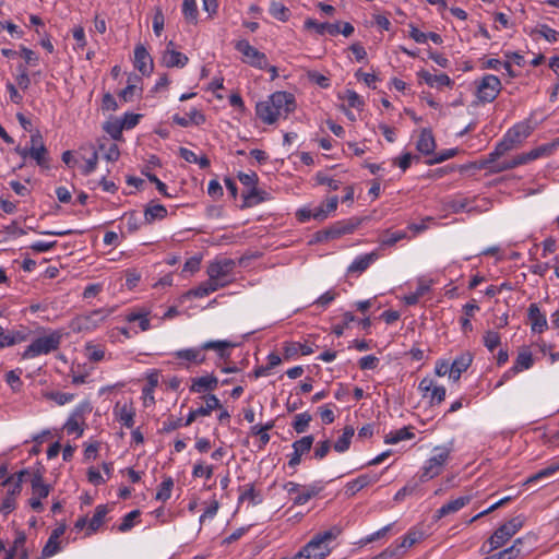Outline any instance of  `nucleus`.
Returning <instances> with one entry per match:
<instances>
[{
	"label": "nucleus",
	"instance_id": "f257e3e1",
	"mask_svg": "<svg viewBox=\"0 0 559 559\" xmlns=\"http://www.w3.org/2000/svg\"><path fill=\"white\" fill-rule=\"evenodd\" d=\"M554 147L555 144L540 145L527 153L519 154L515 157L508 160H502L501 163H496L490 154H488L486 157L474 162L471 167L476 169H487L489 173L498 174L504 170L513 169L520 165H524L534 159H537L540 156L547 155L554 150Z\"/></svg>",
	"mask_w": 559,
	"mask_h": 559
},
{
	"label": "nucleus",
	"instance_id": "f03ea898",
	"mask_svg": "<svg viewBox=\"0 0 559 559\" xmlns=\"http://www.w3.org/2000/svg\"><path fill=\"white\" fill-rule=\"evenodd\" d=\"M341 534L337 526L316 534L297 554L296 559H324L330 552V543Z\"/></svg>",
	"mask_w": 559,
	"mask_h": 559
},
{
	"label": "nucleus",
	"instance_id": "7ed1b4c3",
	"mask_svg": "<svg viewBox=\"0 0 559 559\" xmlns=\"http://www.w3.org/2000/svg\"><path fill=\"white\" fill-rule=\"evenodd\" d=\"M438 453L431 456L425 464L419 475V481L426 483L441 474L444 464L450 456V449L436 448Z\"/></svg>",
	"mask_w": 559,
	"mask_h": 559
},
{
	"label": "nucleus",
	"instance_id": "20e7f679",
	"mask_svg": "<svg viewBox=\"0 0 559 559\" xmlns=\"http://www.w3.org/2000/svg\"><path fill=\"white\" fill-rule=\"evenodd\" d=\"M60 340L61 336L58 333H51L49 335L38 337L27 346L22 357L24 359H28L56 350L60 344Z\"/></svg>",
	"mask_w": 559,
	"mask_h": 559
},
{
	"label": "nucleus",
	"instance_id": "39448f33",
	"mask_svg": "<svg viewBox=\"0 0 559 559\" xmlns=\"http://www.w3.org/2000/svg\"><path fill=\"white\" fill-rule=\"evenodd\" d=\"M522 526L523 519L521 516H515L509 522L499 526L488 539V543L490 544V550L503 546L512 536L518 533Z\"/></svg>",
	"mask_w": 559,
	"mask_h": 559
},
{
	"label": "nucleus",
	"instance_id": "423d86ee",
	"mask_svg": "<svg viewBox=\"0 0 559 559\" xmlns=\"http://www.w3.org/2000/svg\"><path fill=\"white\" fill-rule=\"evenodd\" d=\"M500 91L501 82L499 78L487 74L477 83L476 97L480 103H491L497 98Z\"/></svg>",
	"mask_w": 559,
	"mask_h": 559
},
{
	"label": "nucleus",
	"instance_id": "0eeeda50",
	"mask_svg": "<svg viewBox=\"0 0 559 559\" xmlns=\"http://www.w3.org/2000/svg\"><path fill=\"white\" fill-rule=\"evenodd\" d=\"M235 49L242 53L243 62L250 64L251 67L259 69L267 68V58L265 53L251 46L248 40H238L235 45Z\"/></svg>",
	"mask_w": 559,
	"mask_h": 559
},
{
	"label": "nucleus",
	"instance_id": "6e6552de",
	"mask_svg": "<svg viewBox=\"0 0 559 559\" xmlns=\"http://www.w3.org/2000/svg\"><path fill=\"white\" fill-rule=\"evenodd\" d=\"M110 312V310L97 309L90 313L78 316L73 319L71 328L76 332L94 329L103 322Z\"/></svg>",
	"mask_w": 559,
	"mask_h": 559
},
{
	"label": "nucleus",
	"instance_id": "1a4fd4ad",
	"mask_svg": "<svg viewBox=\"0 0 559 559\" xmlns=\"http://www.w3.org/2000/svg\"><path fill=\"white\" fill-rule=\"evenodd\" d=\"M269 104L273 106L277 115L285 114L286 116L294 111L296 108L295 97L287 92H275L269 97Z\"/></svg>",
	"mask_w": 559,
	"mask_h": 559
},
{
	"label": "nucleus",
	"instance_id": "9d476101",
	"mask_svg": "<svg viewBox=\"0 0 559 559\" xmlns=\"http://www.w3.org/2000/svg\"><path fill=\"white\" fill-rule=\"evenodd\" d=\"M203 399L205 400V405L191 411L183 424L185 426H190L199 416H209L212 411L222 408V404L216 395L207 394Z\"/></svg>",
	"mask_w": 559,
	"mask_h": 559
},
{
	"label": "nucleus",
	"instance_id": "9b49d317",
	"mask_svg": "<svg viewBox=\"0 0 559 559\" xmlns=\"http://www.w3.org/2000/svg\"><path fill=\"white\" fill-rule=\"evenodd\" d=\"M173 46H174V43L169 41L166 50L163 53V58H162L163 63L167 68L185 67L188 63V60H189L188 57L186 55L173 49Z\"/></svg>",
	"mask_w": 559,
	"mask_h": 559
},
{
	"label": "nucleus",
	"instance_id": "f8f14e48",
	"mask_svg": "<svg viewBox=\"0 0 559 559\" xmlns=\"http://www.w3.org/2000/svg\"><path fill=\"white\" fill-rule=\"evenodd\" d=\"M134 66L143 75H148L153 70V60L143 46L134 49Z\"/></svg>",
	"mask_w": 559,
	"mask_h": 559
},
{
	"label": "nucleus",
	"instance_id": "ddd939ff",
	"mask_svg": "<svg viewBox=\"0 0 559 559\" xmlns=\"http://www.w3.org/2000/svg\"><path fill=\"white\" fill-rule=\"evenodd\" d=\"M527 317L533 332L543 333L548 328L546 317L540 312L539 307L536 304L530 305Z\"/></svg>",
	"mask_w": 559,
	"mask_h": 559
},
{
	"label": "nucleus",
	"instance_id": "4468645a",
	"mask_svg": "<svg viewBox=\"0 0 559 559\" xmlns=\"http://www.w3.org/2000/svg\"><path fill=\"white\" fill-rule=\"evenodd\" d=\"M361 223V218L352 217L349 219L340 221L330 226L332 238L336 239L343 235L352 234Z\"/></svg>",
	"mask_w": 559,
	"mask_h": 559
},
{
	"label": "nucleus",
	"instance_id": "2eb2a0df",
	"mask_svg": "<svg viewBox=\"0 0 559 559\" xmlns=\"http://www.w3.org/2000/svg\"><path fill=\"white\" fill-rule=\"evenodd\" d=\"M379 480V475L377 474H364L358 476L356 479L349 481L346 485V495L349 497L355 496L362 488L374 484Z\"/></svg>",
	"mask_w": 559,
	"mask_h": 559
},
{
	"label": "nucleus",
	"instance_id": "dca6fc26",
	"mask_svg": "<svg viewBox=\"0 0 559 559\" xmlns=\"http://www.w3.org/2000/svg\"><path fill=\"white\" fill-rule=\"evenodd\" d=\"M218 385V379L213 376H204L200 378H193L190 386L191 392L205 393L214 391Z\"/></svg>",
	"mask_w": 559,
	"mask_h": 559
},
{
	"label": "nucleus",
	"instance_id": "f3484780",
	"mask_svg": "<svg viewBox=\"0 0 559 559\" xmlns=\"http://www.w3.org/2000/svg\"><path fill=\"white\" fill-rule=\"evenodd\" d=\"M419 79L431 87L452 86L453 81L444 73L431 74L427 70L418 72Z\"/></svg>",
	"mask_w": 559,
	"mask_h": 559
},
{
	"label": "nucleus",
	"instance_id": "a211bd4d",
	"mask_svg": "<svg viewBox=\"0 0 559 559\" xmlns=\"http://www.w3.org/2000/svg\"><path fill=\"white\" fill-rule=\"evenodd\" d=\"M471 501V496H462L459 497L445 504H443L436 513L437 519H441L445 515L452 514L461 510L463 507L468 504Z\"/></svg>",
	"mask_w": 559,
	"mask_h": 559
},
{
	"label": "nucleus",
	"instance_id": "6ab92c4d",
	"mask_svg": "<svg viewBox=\"0 0 559 559\" xmlns=\"http://www.w3.org/2000/svg\"><path fill=\"white\" fill-rule=\"evenodd\" d=\"M64 526H59L52 531L50 537L41 550V556L44 558H49L59 551L58 539L64 534Z\"/></svg>",
	"mask_w": 559,
	"mask_h": 559
},
{
	"label": "nucleus",
	"instance_id": "aec40b11",
	"mask_svg": "<svg viewBox=\"0 0 559 559\" xmlns=\"http://www.w3.org/2000/svg\"><path fill=\"white\" fill-rule=\"evenodd\" d=\"M32 493L38 498H46L50 492V485L44 483L43 473L38 468L36 469L31 479Z\"/></svg>",
	"mask_w": 559,
	"mask_h": 559
},
{
	"label": "nucleus",
	"instance_id": "412c9836",
	"mask_svg": "<svg viewBox=\"0 0 559 559\" xmlns=\"http://www.w3.org/2000/svg\"><path fill=\"white\" fill-rule=\"evenodd\" d=\"M305 27L307 29H314L319 35H324L325 33H328L332 36H335L340 33L338 23H320L312 19H308L305 21Z\"/></svg>",
	"mask_w": 559,
	"mask_h": 559
},
{
	"label": "nucleus",
	"instance_id": "4be33fe9",
	"mask_svg": "<svg viewBox=\"0 0 559 559\" xmlns=\"http://www.w3.org/2000/svg\"><path fill=\"white\" fill-rule=\"evenodd\" d=\"M221 286H223L219 283H216L214 280H207L203 283H201L195 288H192L186 293L187 297H194V298H202L205 297L214 292H216Z\"/></svg>",
	"mask_w": 559,
	"mask_h": 559
},
{
	"label": "nucleus",
	"instance_id": "5701e85b",
	"mask_svg": "<svg viewBox=\"0 0 559 559\" xmlns=\"http://www.w3.org/2000/svg\"><path fill=\"white\" fill-rule=\"evenodd\" d=\"M416 148L424 155L432 154L436 148V142L431 130L423 129L416 144Z\"/></svg>",
	"mask_w": 559,
	"mask_h": 559
},
{
	"label": "nucleus",
	"instance_id": "b1692460",
	"mask_svg": "<svg viewBox=\"0 0 559 559\" xmlns=\"http://www.w3.org/2000/svg\"><path fill=\"white\" fill-rule=\"evenodd\" d=\"M532 133V127L527 123H519L509 129L506 135L518 146Z\"/></svg>",
	"mask_w": 559,
	"mask_h": 559
},
{
	"label": "nucleus",
	"instance_id": "393cba45",
	"mask_svg": "<svg viewBox=\"0 0 559 559\" xmlns=\"http://www.w3.org/2000/svg\"><path fill=\"white\" fill-rule=\"evenodd\" d=\"M255 114L258 118L267 124H273L278 117L277 111L269 104V99L257 104Z\"/></svg>",
	"mask_w": 559,
	"mask_h": 559
},
{
	"label": "nucleus",
	"instance_id": "a878e982",
	"mask_svg": "<svg viewBox=\"0 0 559 559\" xmlns=\"http://www.w3.org/2000/svg\"><path fill=\"white\" fill-rule=\"evenodd\" d=\"M173 120L178 126L186 128L190 124L200 126V124L204 123L205 116L201 111L193 109L188 114V117H181L179 115H175L173 117Z\"/></svg>",
	"mask_w": 559,
	"mask_h": 559
},
{
	"label": "nucleus",
	"instance_id": "bb28decb",
	"mask_svg": "<svg viewBox=\"0 0 559 559\" xmlns=\"http://www.w3.org/2000/svg\"><path fill=\"white\" fill-rule=\"evenodd\" d=\"M376 259L377 253L374 252L360 255L348 266L347 271L348 273H361L366 271Z\"/></svg>",
	"mask_w": 559,
	"mask_h": 559
},
{
	"label": "nucleus",
	"instance_id": "cd10ccee",
	"mask_svg": "<svg viewBox=\"0 0 559 559\" xmlns=\"http://www.w3.org/2000/svg\"><path fill=\"white\" fill-rule=\"evenodd\" d=\"M532 365H533L532 354L528 352L520 353L518 355L514 366L510 369V371H508L503 376V379L510 378V373H516L522 369H528L532 367Z\"/></svg>",
	"mask_w": 559,
	"mask_h": 559
},
{
	"label": "nucleus",
	"instance_id": "c85d7f7f",
	"mask_svg": "<svg viewBox=\"0 0 559 559\" xmlns=\"http://www.w3.org/2000/svg\"><path fill=\"white\" fill-rule=\"evenodd\" d=\"M355 435V429L353 426H346L343 430V435L337 439L334 443L333 448L336 452L343 453L347 451L350 447L352 438Z\"/></svg>",
	"mask_w": 559,
	"mask_h": 559
},
{
	"label": "nucleus",
	"instance_id": "c756f323",
	"mask_svg": "<svg viewBox=\"0 0 559 559\" xmlns=\"http://www.w3.org/2000/svg\"><path fill=\"white\" fill-rule=\"evenodd\" d=\"M231 262L226 261L224 263L217 262L212 263L207 269V274L210 280H214L216 283H218V280L221 277H224L227 275L228 271L231 267Z\"/></svg>",
	"mask_w": 559,
	"mask_h": 559
},
{
	"label": "nucleus",
	"instance_id": "7c9ffc66",
	"mask_svg": "<svg viewBox=\"0 0 559 559\" xmlns=\"http://www.w3.org/2000/svg\"><path fill=\"white\" fill-rule=\"evenodd\" d=\"M115 411L118 415V419L127 427L132 428L134 425V411L131 406L123 405L119 407V404L116 405Z\"/></svg>",
	"mask_w": 559,
	"mask_h": 559
},
{
	"label": "nucleus",
	"instance_id": "2f4dec72",
	"mask_svg": "<svg viewBox=\"0 0 559 559\" xmlns=\"http://www.w3.org/2000/svg\"><path fill=\"white\" fill-rule=\"evenodd\" d=\"M320 491V488L316 486H301V491L293 498L294 504L302 506L307 503L311 498L316 497Z\"/></svg>",
	"mask_w": 559,
	"mask_h": 559
},
{
	"label": "nucleus",
	"instance_id": "473e14b6",
	"mask_svg": "<svg viewBox=\"0 0 559 559\" xmlns=\"http://www.w3.org/2000/svg\"><path fill=\"white\" fill-rule=\"evenodd\" d=\"M516 147L512 140H510L506 134L503 139L496 145L495 150L490 153V156L493 158L496 163H501L502 160H499L507 152L511 151L512 148Z\"/></svg>",
	"mask_w": 559,
	"mask_h": 559
},
{
	"label": "nucleus",
	"instance_id": "72a5a7b5",
	"mask_svg": "<svg viewBox=\"0 0 559 559\" xmlns=\"http://www.w3.org/2000/svg\"><path fill=\"white\" fill-rule=\"evenodd\" d=\"M107 513H108V508L106 504H99L96 507L95 513H94L92 520L88 522L87 530H88L90 534L95 533L100 527V525L103 524L104 518L106 516Z\"/></svg>",
	"mask_w": 559,
	"mask_h": 559
},
{
	"label": "nucleus",
	"instance_id": "f704fd0d",
	"mask_svg": "<svg viewBox=\"0 0 559 559\" xmlns=\"http://www.w3.org/2000/svg\"><path fill=\"white\" fill-rule=\"evenodd\" d=\"M266 193L258 190L255 187L251 188L249 192L243 193V205L242 207H251L265 200Z\"/></svg>",
	"mask_w": 559,
	"mask_h": 559
},
{
	"label": "nucleus",
	"instance_id": "c9c22d12",
	"mask_svg": "<svg viewBox=\"0 0 559 559\" xmlns=\"http://www.w3.org/2000/svg\"><path fill=\"white\" fill-rule=\"evenodd\" d=\"M48 152L45 145L29 147V156L36 160L37 165L44 168L49 167Z\"/></svg>",
	"mask_w": 559,
	"mask_h": 559
},
{
	"label": "nucleus",
	"instance_id": "e433bc0d",
	"mask_svg": "<svg viewBox=\"0 0 559 559\" xmlns=\"http://www.w3.org/2000/svg\"><path fill=\"white\" fill-rule=\"evenodd\" d=\"M472 361H473V357H472L471 353L465 352V353L461 354L451 364V367L453 368V372L463 373L471 366Z\"/></svg>",
	"mask_w": 559,
	"mask_h": 559
},
{
	"label": "nucleus",
	"instance_id": "4c0bfd02",
	"mask_svg": "<svg viewBox=\"0 0 559 559\" xmlns=\"http://www.w3.org/2000/svg\"><path fill=\"white\" fill-rule=\"evenodd\" d=\"M414 437V433L409 431L407 427L401 428L394 432H390L385 436L384 442L386 444H394L402 440L412 439Z\"/></svg>",
	"mask_w": 559,
	"mask_h": 559
},
{
	"label": "nucleus",
	"instance_id": "58836bf2",
	"mask_svg": "<svg viewBox=\"0 0 559 559\" xmlns=\"http://www.w3.org/2000/svg\"><path fill=\"white\" fill-rule=\"evenodd\" d=\"M270 13L278 21L286 22L289 19L290 12L287 7L277 1H272L270 4Z\"/></svg>",
	"mask_w": 559,
	"mask_h": 559
},
{
	"label": "nucleus",
	"instance_id": "ea45409f",
	"mask_svg": "<svg viewBox=\"0 0 559 559\" xmlns=\"http://www.w3.org/2000/svg\"><path fill=\"white\" fill-rule=\"evenodd\" d=\"M167 215V210L164 205L155 204L146 207L144 216L146 222L151 223L154 219H162Z\"/></svg>",
	"mask_w": 559,
	"mask_h": 559
},
{
	"label": "nucleus",
	"instance_id": "a19ab883",
	"mask_svg": "<svg viewBox=\"0 0 559 559\" xmlns=\"http://www.w3.org/2000/svg\"><path fill=\"white\" fill-rule=\"evenodd\" d=\"M104 130L114 139V140H121L122 138V130H123V123L119 119H115L112 121H107L104 124Z\"/></svg>",
	"mask_w": 559,
	"mask_h": 559
},
{
	"label": "nucleus",
	"instance_id": "79ce46f5",
	"mask_svg": "<svg viewBox=\"0 0 559 559\" xmlns=\"http://www.w3.org/2000/svg\"><path fill=\"white\" fill-rule=\"evenodd\" d=\"M312 417L309 413H301L295 416V420L293 423V428L297 433H304L307 431L308 426Z\"/></svg>",
	"mask_w": 559,
	"mask_h": 559
},
{
	"label": "nucleus",
	"instance_id": "37998d69",
	"mask_svg": "<svg viewBox=\"0 0 559 559\" xmlns=\"http://www.w3.org/2000/svg\"><path fill=\"white\" fill-rule=\"evenodd\" d=\"M313 441H314L313 436L309 435V436L302 437L299 440H296L292 447L296 452L304 455L311 450Z\"/></svg>",
	"mask_w": 559,
	"mask_h": 559
},
{
	"label": "nucleus",
	"instance_id": "c03bdc74",
	"mask_svg": "<svg viewBox=\"0 0 559 559\" xmlns=\"http://www.w3.org/2000/svg\"><path fill=\"white\" fill-rule=\"evenodd\" d=\"M559 471V463H555V464H551L549 465L548 467L546 468H543L540 469L539 472L535 473L534 475H532L528 479H527V484L530 483H536L538 480H542V479H545V478H548L550 476H552L555 473H557Z\"/></svg>",
	"mask_w": 559,
	"mask_h": 559
},
{
	"label": "nucleus",
	"instance_id": "a18cd8bd",
	"mask_svg": "<svg viewBox=\"0 0 559 559\" xmlns=\"http://www.w3.org/2000/svg\"><path fill=\"white\" fill-rule=\"evenodd\" d=\"M26 535L24 532H17L13 546L7 551L4 559H14L16 552L24 548Z\"/></svg>",
	"mask_w": 559,
	"mask_h": 559
},
{
	"label": "nucleus",
	"instance_id": "49530a36",
	"mask_svg": "<svg viewBox=\"0 0 559 559\" xmlns=\"http://www.w3.org/2000/svg\"><path fill=\"white\" fill-rule=\"evenodd\" d=\"M236 344L229 342V341H207L201 345V349H207V350H216L217 354L223 349H229L235 347Z\"/></svg>",
	"mask_w": 559,
	"mask_h": 559
},
{
	"label": "nucleus",
	"instance_id": "de8ad7c7",
	"mask_svg": "<svg viewBox=\"0 0 559 559\" xmlns=\"http://www.w3.org/2000/svg\"><path fill=\"white\" fill-rule=\"evenodd\" d=\"M182 13L187 21L197 22L198 8L195 0H183Z\"/></svg>",
	"mask_w": 559,
	"mask_h": 559
},
{
	"label": "nucleus",
	"instance_id": "09e8293b",
	"mask_svg": "<svg viewBox=\"0 0 559 559\" xmlns=\"http://www.w3.org/2000/svg\"><path fill=\"white\" fill-rule=\"evenodd\" d=\"M298 352H300L301 355L306 356V355L312 354L313 349L307 344H298V343H293L285 347V356L286 357L294 356Z\"/></svg>",
	"mask_w": 559,
	"mask_h": 559
},
{
	"label": "nucleus",
	"instance_id": "8fccbe9b",
	"mask_svg": "<svg viewBox=\"0 0 559 559\" xmlns=\"http://www.w3.org/2000/svg\"><path fill=\"white\" fill-rule=\"evenodd\" d=\"M174 487V481L170 477L166 478L159 486L155 499L166 501L170 498L171 489Z\"/></svg>",
	"mask_w": 559,
	"mask_h": 559
},
{
	"label": "nucleus",
	"instance_id": "3c124183",
	"mask_svg": "<svg viewBox=\"0 0 559 559\" xmlns=\"http://www.w3.org/2000/svg\"><path fill=\"white\" fill-rule=\"evenodd\" d=\"M404 238H406V233L403 230L394 233L385 231L381 237V245L391 247Z\"/></svg>",
	"mask_w": 559,
	"mask_h": 559
},
{
	"label": "nucleus",
	"instance_id": "603ef678",
	"mask_svg": "<svg viewBox=\"0 0 559 559\" xmlns=\"http://www.w3.org/2000/svg\"><path fill=\"white\" fill-rule=\"evenodd\" d=\"M141 512L139 510H133L126 514L120 523L118 530L122 533L130 531L134 526V520L140 516Z\"/></svg>",
	"mask_w": 559,
	"mask_h": 559
},
{
	"label": "nucleus",
	"instance_id": "864d4df0",
	"mask_svg": "<svg viewBox=\"0 0 559 559\" xmlns=\"http://www.w3.org/2000/svg\"><path fill=\"white\" fill-rule=\"evenodd\" d=\"M341 99H346L349 107L360 109L364 106L361 97L352 90H347L344 96H340Z\"/></svg>",
	"mask_w": 559,
	"mask_h": 559
},
{
	"label": "nucleus",
	"instance_id": "5fc2aeb1",
	"mask_svg": "<svg viewBox=\"0 0 559 559\" xmlns=\"http://www.w3.org/2000/svg\"><path fill=\"white\" fill-rule=\"evenodd\" d=\"M21 370H11L5 374V381L14 392L20 391L22 381L20 379Z\"/></svg>",
	"mask_w": 559,
	"mask_h": 559
},
{
	"label": "nucleus",
	"instance_id": "6e6d98bb",
	"mask_svg": "<svg viewBox=\"0 0 559 559\" xmlns=\"http://www.w3.org/2000/svg\"><path fill=\"white\" fill-rule=\"evenodd\" d=\"M485 346L493 352L500 344V335L495 331H488L484 336Z\"/></svg>",
	"mask_w": 559,
	"mask_h": 559
},
{
	"label": "nucleus",
	"instance_id": "4d7b16f0",
	"mask_svg": "<svg viewBox=\"0 0 559 559\" xmlns=\"http://www.w3.org/2000/svg\"><path fill=\"white\" fill-rule=\"evenodd\" d=\"M456 153H457L456 148H450V150L442 151V152L436 154L433 158L426 160V164L435 165V164L442 163V162L455 156Z\"/></svg>",
	"mask_w": 559,
	"mask_h": 559
},
{
	"label": "nucleus",
	"instance_id": "13d9d810",
	"mask_svg": "<svg viewBox=\"0 0 559 559\" xmlns=\"http://www.w3.org/2000/svg\"><path fill=\"white\" fill-rule=\"evenodd\" d=\"M76 415H78V412L74 413L64 424L63 428L68 435L78 433L79 436H81L83 433V429L79 425Z\"/></svg>",
	"mask_w": 559,
	"mask_h": 559
},
{
	"label": "nucleus",
	"instance_id": "bf43d9fd",
	"mask_svg": "<svg viewBox=\"0 0 559 559\" xmlns=\"http://www.w3.org/2000/svg\"><path fill=\"white\" fill-rule=\"evenodd\" d=\"M331 450L330 440L320 441L317 443L313 452V457L316 460L324 459Z\"/></svg>",
	"mask_w": 559,
	"mask_h": 559
},
{
	"label": "nucleus",
	"instance_id": "052dcab7",
	"mask_svg": "<svg viewBox=\"0 0 559 559\" xmlns=\"http://www.w3.org/2000/svg\"><path fill=\"white\" fill-rule=\"evenodd\" d=\"M240 501L249 500L252 504H259L261 502V498L255 492L253 485H249L248 488L243 490V492L239 497Z\"/></svg>",
	"mask_w": 559,
	"mask_h": 559
},
{
	"label": "nucleus",
	"instance_id": "680f3d73",
	"mask_svg": "<svg viewBox=\"0 0 559 559\" xmlns=\"http://www.w3.org/2000/svg\"><path fill=\"white\" fill-rule=\"evenodd\" d=\"M49 400L55 401L58 405H64L71 402L74 397L71 393H61V392H49L46 394Z\"/></svg>",
	"mask_w": 559,
	"mask_h": 559
},
{
	"label": "nucleus",
	"instance_id": "e2e57ef3",
	"mask_svg": "<svg viewBox=\"0 0 559 559\" xmlns=\"http://www.w3.org/2000/svg\"><path fill=\"white\" fill-rule=\"evenodd\" d=\"M379 358L368 355L359 359L358 365L361 370H373L378 367Z\"/></svg>",
	"mask_w": 559,
	"mask_h": 559
},
{
	"label": "nucleus",
	"instance_id": "0e129e2a",
	"mask_svg": "<svg viewBox=\"0 0 559 559\" xmlns=\"http://www.w3.org/2000/svg\"><path fill=\"white\" fill-rule=\"evenodd\" d=\"M539 35H542L546 40L550 43H555L558 40L559 33L555 29L550 28L548 25H540L538 29L535 31Z\"/></svg>",
	"mask_w": 559,
	"mask_h": 559
},
{
	"label": "nucleus",
	"instance_id": "69168bd1",
	"mask_svg": "<svg viewBox=\"0 0 559 559\" xmlns=\"http://www.w3.org/2000/svg\"><path fill=\"white\" fill-rule=\"evenodd\" d=\"M316 180L319 185H325L331 190L335 191L340 188L341 182L338 180H335L333 178L328 177L326 175L322 173H318L316 176Z\"/></svg>",
	"mask_w": 559,
	"mask_h": 559
},
{
	"label": "nucleus",
	"instance_id": "338daca9",
	"mask_svg": "<svg viewBox=\"0 0 559 559\" xmlns=\"http://www.w3.org/2000/svg\"><path fill=\"white\" fill-rule=\"evenodd\" d=\"M86 356L92 361H100L105 356V352L95 345L88 344L86 346Z\"/></svg>",
	"mask_w": 559,
	"mask_h": 559
},
{
	"label": "nucleus",
	"instance_id": "774afa93",
	"mask_svg": "<svg viewBox=\"0 0 559 559\" xmlns=\"http://www.w3.org/2000/svg\"><path fill=\"white\" fill-rule=\"evenodd\" d=\"M518 558V550L515 548H506L497 554H493L485 559H515Z\"/></svg>",
	"mask_w": 559,
	"mask_h": 559
}]
</instances>
